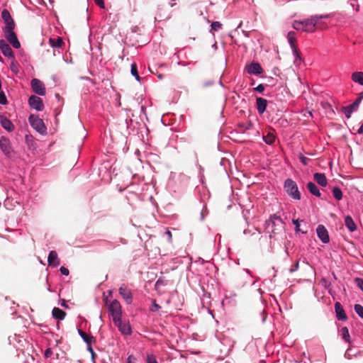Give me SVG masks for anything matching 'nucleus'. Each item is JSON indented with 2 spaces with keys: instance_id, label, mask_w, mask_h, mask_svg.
<instances>
[{
  "instance_id": "obj_1",
  "label": "nucleus",
  "mask_w": 363,
  "mask_h": 363,
  "mask_svg": "<svg viewBox=\"0 0 363 363\" xmlns=\"http://www.w3.org/2000/svg\"><path fill=\"white\" fill-rule=\"evenodd\" d=\"M329 17L330 14L311 16L301 21H294L292 27L298 31L313 33L316 29H325L327 26L321 20Z\"/></svg>"
},
{
  "instance_id": "obj_2",
  "label": "nucleus",
  "mask_w": 363,
  "mask_h": 363,
  "mask_svg": "<svg viewBox=\"0 0 363 363\" xmlns=\"http://www.w3.org/2000/svg\"><path fill=\"white\" fill-rule=\"evenodd\" d=\"M284 189L287 194L294 200H300L301 192L297 184L291 179H286L284 184Z\"/></svg>"
},
{
  "instance_id": "obj_3",
  "label": "nucleus",
  "mask_w": 363,
  "mask_h": 363,
  "mask_svg": "<svg viewBox=\"0 0 363 363\" xmlns=\"http://www.w3.org/2000/svg\"><path fill=\"white\" fill-rule=\"evenodd\" d=\"M30 125L41 135L47 133V128L45 125L43 121L38 116L30 115L28 118Z\"/></svg>"
},
{
  "instance_id": "obj_4",
  "label": "nucleus",
  "mask_w": 363,
  "mask_h": 363,
  "mask_svg": "<svg viewBox=\"0 0 363 363\" xmlns=\"http://www.w3.org/2000/svg\"><path fill=\"white\" fill-rule=\"evenodd\" d=\"M108 309L112 316L113 321L114 320H118L119 318H121L122 315V310L121 306L120 303L117 300L112 301L110 304L108 306Z\"/></svg>"
},
{
  "instance_id": "obj_5",
  "label": "nucleus",
  "mask_w": 363,
  "mask_h": 363,
  "mask_svg": "<svg viewBox=\"0 0 363 363\" xmlns=\"http://www.w3.org/2000/svg\"><path fill=\"white\" fill-rule=\"evenodd\" d=\"M114 324L118 328L119 331L124 335H130L132 333V329L128 321H124L121 318L113 320Z\"/></svg>"
},
{
  "instance_id": "obj_6",
  "label": "nucleus",
  "mask_w": 363,
  "mask_h": 363,
  "mask_svg": "<svg viewBox=\"0 0 363 363\" xmlns=\"http://www.w3.org/2000/svg\"><path fill=\"white\" fill-rule=\"evenodd\" d=\"M1 18L4 20V23H6V26L4 28V31L11 30V29H14V27H15L14 21H13L9 11L7 9H4L1 11Z\"/></svg>"
},
{
  "instance_id": "obj_7",
  "label": "nucleus",
  "mask_w": 363,
  "mask_h": 363,
  "mask_svg": "<svg viewBox=\"0 0 363 363\" xmlns=\"http://www.w3.org/2000/svg\"><path fill=\"white\" fill-rule=\"evenodd\" d=\"M33 91L38 95L44 96L45 94V87L44 84L38 79H33L30 82Z\"/></svg>"
},
{
  "instance_id": "obj_8",
  "label": "nucleus",
  "mask_w": 363,
  "mask_h": 363,
  "mask_svg": "<svg viewBox=\"0 0 363 363\" xmlns=\"http://www.w3.org/2000/svg\"><path fill=\"white\" fill-rule=\"evenodd\" d=\"M4 33L6 40L11 44V45L14 48L18 49L21 47V44L18 40L16 34L13 31V29L4 30Z\"/></svg>"
},
{
  "instance_id": "obj_9",
  "label": "nucleus",
  "mask_w": 363,
  "mask_h": 363,
  "mask_svg": "<svg viewBox=\"0 0 363 363\" xmlns=\"http://www.w3.org/2000/svg\"><path fill=\"white\" fill-rule=\"evenodd\" d=\"M30 106L38 111H42L44 108L43 100L35 95H32L28 99Z\"/></svg>"
},
{
  "instance_id": "obj_10",
  "label": "nucleus",
  "mask_w": 363,
  "mask_h": 363,
  "mask_svg": "<svg viewBox=\"0 0 363 363\" xmlns=\"http://www.w3.org/2000/svg\"><path fill=\"white\" fill-rule=\"evenodd\" d=\"M363 99V96H361L358 97L354 102H353L350 106H347V107L344 108V113L345 114V116L349 118L351 116V114L356 111L359 107V105L362 100Z\"/></svg>"
},
{
  "instance_id": "obj_11",
  "label": "nucleus",
  "mask_w": 363,
  "mask_h": 363,
  "mask_svg": "<svg viewBox=\"0 0 363 363\" xmlns=\"http://www.w3.org/2000/svg\"><path fill=\"white\" fill-rule=\"evenodd\" d=\"M317 235L323 243H328L330 238L327 229L323 225H318L316 228Z\"/></svg>"
},
{
  "instance_id": "obj_12",
  "label": "nucleus",
  "mask_w": 363,
  "mask_h": 363,
  "mask_svg": "<svg viewBox=\"0 0 363 363\" xmlns=\"http://www.w3.org/2000/svg\"><path fill=\"white\" fill-rule=\"evenodd\" d=\"M118 291L120 295L128 304H130L133 302V295L131 291L128 289L125 285L123 284L119 288Z\"/></svg>"
},
{
  "instance_id": "obj_13",
  "label": "nucleus",
  "mask_w": 363,
  "mask_h": 363,
  "mask_svg": "<svg viewBox=\"0 0 363 363\" xmlns=\"http://www.w3.org/2000/svg\"><path fill=\"white\" fill-rule=\"evenodd\" d=\"M0 148L2 152L7 156H10L12 149L9 138L2 136L0 139Z\"/></svg>"
},
{
  "instance_id": "obj_14",
  "label": "nucleus",
  "mask_w": 363,
  "mask_h": 363,
  "mask_svg": "<svg viewBox=\"0 0 363 363\" xmlns=\"http://www.w3.org/2000/svg\"><path fill=\"white\" fill-rule=\"evenodd\" d=\"M0 49L4 56L9 58H14L12 49L4 40H0Z\"/></svg>"
},
{
  "instance_id": "obj_15",
  "label": "nucleus",
  "mask_w": 363,
  "mask_h": 363,
  "mask_svg": "<svg viewBox=\"0 0 363 363\" xmlns=\"http://www.w3.org/2000/svg\"><path fill=\"white\" fill-rule=\"evenodd\" d=\"M335 311L336 313L337 318L340 320H347V315L345 312V310L340 303L336 302L335 303Z\"/></svg>"
},
{
  "instance_id": "obj_16",
  "label": "nucleus",
  "mask_w": 363,
  "mask_h": 363,
  "mask_svg": "<svg viewBox=\"0 0 363 363\" xmlns=\"http://www.w3.org/2000/svg\"><path fill=\"white\" fill-rule=\"evenodd\" d=\"M287 39H288V41L289 43V45L293 50V52L298 56V50H297V47L295 44L296 43V33L294 32V31H290L288 33V35H287Z\"/></svg>"
},
{
  "instance_id": "obj_17",
  "label": "nucleus",
  "mask_w": 363,
  "mask_h": 363,
  "mask_svg": "<svg viewBox=\"0 0 363 363\" xmlns=\"http://www.w3.org/2000/svg\"><path fill=\"white\" fill-rule=\"evenodd\" d=\"M246 69L250 74H259L262 72L260 65L257 62H252L247 66Z\"/></svg>"
},
{
  "instance_id": "obj_18",
  "label": "nucleus",
  "mask_w": 363,
  "mask_h": 363,
  "mask_svg": "<svg viewBox=\"0 0 363 363\" xmlns=\"http://www.w3.org/2000/svg\"><path fill=\"white\" fill-rule=\"evenodd\" d=\"M0 122L2 127L9 132H11L14 129V125L12 122L7 118L6 116H0Z\"/></svg>"
},
{
  "instance_id": "obj_19",
  "label": "nucleus",
  "mask_w": 363,
  "mask_h": 363,
  "mask_svg": "<svg viewBox=\"0 0 363 363\" xmlns=\"http://www.w3.org/2000/svg\"><path fill=\"white\" fill-rule=\"evenodd\" d=\"M48 264L52 267H57L60 264L57 254L55 251H50L48 257Z\"/></svg>"
},
{
  "instance_id": "obj_20",
  "label": "nucleus",
  "mask_w": 363,
  "mask_h": 363,
  "mask_svg": "<svg viewBox=\"0 0 363 363\" xmlns=\"http://www.w3.org/2000/svg\"><path fill=\"white\" fill-rule=\"evenodd\" d=\"M256 103L257 111L260 114L264 113L267 106V100L262 97H258L256 100Z\"/></svg>"
},
{
  "instance_id": "obj_21",
  "label": "nucleus",
  "mask_w": 363,
  "mask_h": 363,
  "mask_svg": "<svg viewBox=\"0 0 363 363\" xmlns=\"http://www.w3.org/2000/svg\"><path fill=\"white\" fill-rule=\"evenodd\" d=\"M314 180L321 186H326L328 184L327 178L323 173H315L313 175Z\"/></svg>"
},
{
  "instance_id": "obj_22",
  "label": "nucleus",
  "mask_w": 363,
  "mask_h": 363,
  "mask_svg": "<svg viewBox=\"0 0 363 363\" xmlns=\"http://www.w3.org/2000/svg\"><path fill=\"white\" fill-rule=\"evenodd\" d=\"M307 188L309 191V192L317 196V197H320L321 194L320 192V190L318 188V186L312 182H309L308 184H307Z\"/></svg>"
},
{
  "instance_id": "obj_23",
  "label": "nucleus",
  "mask_w": 363,
  "mask_h": 363,
  "mask_svg": "<svg viewBox=\"0 0 363 363\" xmlns=\"http://www.w3.org/2000/svg\"><path fill=\"white\" fill-rule=\"evenodd\" d=\"M345 226L349 229L350 232H354L357 229L356 224L351 216H347L345 218Z\"/></svg>"
},
{
  "instance_id": "obj_24",
  "label": "nucleus",
  "mask_w": 363,
  "mask_h": 363,
  "mask_svg": "<svg viewBox=\"0 0 363 363\" xmlns=\"http://www.w3.org/2000/svg\"><path fill=\"white\" fill-rule=\"evenodd\" d=\"M52 316L57 320H63L65 318L66 313L59 308H54L52 311Z\"/></svg>"
},
{
  "instance_id": "obj_25",
  "label": "nucleus",
  "mask_w": 363,
  "mask_h": 363,
  "mask_svg": "<svg viewBox=\"0 0 363 363\" xmlns=\"http://www.w3.org/2000/svg\"><path fill=\"white\" fill-rule=\"evenodd\" d=\"M352 80L360 85H363V72H355L352 74Z\"/></svg>"
},
{
  "instance_id": "obj_26",
  "label": "nucleus",
  "mask_w": 363,
  "mask_h": 363,
  "mask_svg": "<svg viewBox=\"0 0 363 363\" xmlns=\"http://www.w3.org/2000/svg\"><path fill=\"white\" fill-rule=\"evenodd\" d=\"M78 333L80 335V337L83 339V340L86 343V345H91L92 340L94 339L92 336L87 335L81 329H78Z\"/></svg>"
},
{
  "instance_id": "obj_27",
  "label": "nucleus",
  "mask_w": 363,
  "mask_h": 363,
  "mask_svg": "<svg viewBox=\"0 0 363 363\" xmlns=\"http://www.w3.org/2000/svg\"><path fill=\"white\" fill-rule=\"evenodd\" d=\"M263 140L267 145H272L276 140V136L273 133L269 132L266 135H263Z\"/></svg>"
},
{
  "instance_id": "obj_28",
  "label": "nucleus",
  "mask_w": 363,
  "mask_h": 363,
  "mask_svg": "<svg viewBox=\"0 0 363 363\" xmlns=\"http://www.w3.org/2000/svg\"><path fill=\"white\" fill-rule=\"evenodd\" d=\"M340 334H341L342 339L345 342H350V336L348 328L347 327H343L340 329Z\"/></svg>"
},
{
  "instance_id": "obj_29",
  "label": "nucleus",
  "mask_w": 363,
  "mask_h": 363,
  "mask_svg": "<svg viewBox=\"0 0 363 363\" xmlns=\"http://www.w3.org/2000/svg\"><path fill=\"white\" fill-rule=\"evenodd\" d=\"M49 42L52 48H60L63 43L61 38H50Z\"/></svg>"
},
{
  "instance_id": "obj_30",
  "label": "nucleus",
  "mask_w": 363,
  "mask_h": 363,
  "mask_svg": "<svg viewBox=\"0 0 363 363\" xmlns=\"http://www.w3.org/2000/svg\"><path fill=\"white\" fill-rule=\"evenodd\" d=\"M275 220L282 223L281 218L274 214L272 216H271L270 218L266 222L267 228H269L270 225H272V228L275 225Z\"/></svg>"
},
{
  "instance_id": "obj_31",
  "label": "nucleus",
  "mask_w": 363,
  "mask_h": 363,
  "mask_svg": "<svg viewBox=\"0 0 363 363\" xmlns=\"http://www.w3.org/2000/svg\"><path fill=\"white\" fill-rule=\"evenodd\" d=\"M333 194L337 201L341 200L342 198V192L339 187H334L333 189Z\"/></svg>"
},
{
  "instance_id": "obj_32",
  "label": "nucleus",
  "mask_w": 363,
  "mask_h": 363,
  "mask_svg": "<svg viewBox=\"0 0 363 363\" xmlns=\"http://www.w3.org/2000/svg\"><path fill=\"white\" fill-rule=\"evenodd\" d=\"M130 72L133 76L135 77V79L138 82H140V77L138 72L137 65L135 63H133L131 65Z\"/></svg>"
},
{
  "instance_id": "obj_33",
  "label": "nucleus",
  "mask_w": 363,
  "mask_h": 363,
  "mask_svg": "<svg viewBox=\"0 0 363 363\" xmlns=\"http://www.w3.org/2000/svg\"><path fill=\"white\" fill-rule=\"evenodd\" d=\"M354 309L356 313L363 319V306L360 304H355L354 306Z\"/></svg>"
},
{
  "instance_id": "obj_34",
  "label": "nucleus",
  "mask_w": 363,
  "mask_h": 363,
  "mask_svg": "<svg viewBox=\"0 0 363 363\" xmlns=\"http://www.w3.org/2000/svg\"><path fill=\"white\" fill-rule=\"evenodd\" d=\"M147 363H158L156 357L152 354H147L146 358Z\"/></svg>"
},
{
  "instance_id": "obj_35",
  "label": "nucleus",
  "mask_w": 363,
  "mask_h": 363,
  "mask_svg": "<svg viewBox=\"0 0 363 363\" xmlns=\"http://www.w3.org/2000/svg\"><path fill=\"white\" fill-rule=\"evenodd\" d=\"M211 26L213 30L218 31L222 28V24L219 21H213Z\"/></svg>"
},
{
  "instance_id": "obj_36",
  "label": "nucleus",
  "mask_w": 363,
  "mask_h": 363,
  "mask_svg": "<svg viewBox=\"0 0 363 363\" xmlns=\"http://www.w3.org/2000/svg\"><path fill=\"white\" fill-rule=\"evenodd\" d=\"M160 306H159L155 300H152V306L150 307V310L152 312L157 311L160 308Z\"/></svg>"
},
{
  "instance_id": "obj_37",
  "label": "nucleus",
  "mask_w": 363,
  "mask_h": 363,
  "mask_svg": "<svg viewBox=\"0 0 363 363\" xmlns=\"http://www.w3.org/2000/svg\"><path fill=\"white\" fill-rule=\"evenodd\" d=\"M87 350L91 353L92 362L95 363V358L96 355L91 347V345H87Z\"/></svg>"
},
{
  "instance_id": "obj_38",
  "label": "nucleus",
  "mask_w": 363,
  "mask_h": 363,
  "mask_svg": "<svg viewBox=\"0 0 363 363\" xmlns=\"http://www.w3.org/2000/svg\"><path fill=\"white\" fill-rule=\"evenodd\" d=\"M7 104V99L4 92H0V104L5 105Z\"/></svg>"
},
{
  "instance_id": "obj_39",
  "label": "nucleus",
  "mask_w": 363,
  "mask_h": 363,
  "mask_svg": "<svg viewBox=\"0 0 363 363\" xmlns=\"http://www.w3.org/2000/svg\"><path fill=\"white\" fill-rule=\"evenodd\" d=\"M125 363H137V359L133 354L129 355L126 359Z\"/></svg>"
},
{
  "instance_id": "obj_40",
  "label": "nucleus",
  "mask_w": 363,
  "mask_h": 363,
  "mask_svg": "<svg viewBox=\"0 0 363 363\" xmlns=\"http://www.w3.org/2000/svg\"><path fill=\"white\" fill-rule=\"evenodd\" d=\"M300 161L301 162V163L304 165H307L308 164V162L309 160L308 158H307L306 157L303 156V155H301L300 157Z\"/></svg>"
},
{
  "instance_id": "obj_41",
  "label": "nucleus",
  "mask_w": 363,
  "mask_h": 363,
  "mask_svg": "<svg viewBox=\"0 0 363 363\" xmlns=\"http://www.w3.org/2000/svg\"><path fill=\"white\" fill-rule=\"evenodd\" d=\"M298 267H299V264H298V262H296L292 267L291 268L289 269V272L291 273H293L296 271H297L298 269Z\"/></svg>"
},
{
  "instance_id": "obj_42",
  "label": "nucleus",
  "mask_w": 363,
  "mask_h": 363,
  "mask_svg": "<svg viewBox=\"0 0 363 363\" xmlns=\"http://www.w3.org/2000/svg\"><path fill=\"white\" fill-rule=\"evenodd\" d=\"M94 2L100 8H101V9H104L105 8V4H104V0H94Z\"/></svg>"
},
{
  "instance_id": "obj_43",
  "label": "nucleus",
  "mask_w": 363,
  "mask_h": 363,
  "mask_svg": "<svg viewBox=\"0 0 363 363\" xmlns=\"http://www.w3.org/2000/svg\"><path fill=\"white\" fill-rule=\"evenodd\" d=\"M356 282L357 283V285L359 287V289L363 291V279L357 278L356 279Z\"/></svg>"
},
{
  "instance_id": "obj_44",
  "label": "nucleus",
  "mask_w": 363,
  "mask_h": 363,
  "mask_svg": "<svg viewBox=\"0 0 363 363\" xmlns=\"http://www.w3.org/2000/svg\"><path fill=\"white\" fill-rule=\"evenodd\" d=\"M60 272L65 275V276H67L69 274V270L68 269H67L66 267H60Z\"/></svg>"
},
{
  "instance_id": "obj_45",
  "label": "nucleus",
  "mask_w": 363,
  "mask_h": 363,
  "mask_svg": "<svg viewBox=\"0 0 363 363\" xmlns=\"http://www.w3.org/2000/svg\"><path fill=\"white\" fill-rule=\"evenodd\" d=\"M255 89L259 92H262L264 90V86L260 84Z\"/></svg>"
},
{
  "instance_id": "obj_46",
  "label": "nucleus",
  "mask_w": 363,
  "mask_h": 363,
  "mask_svg": "<svg viewBox=\"0 0 363 363\" xmlns=\"http://www.w3.org/2000/svg\"><path fill=\"white\" fill-rule=\"evenodd\" d=\"M52 354V351L50 348H48L45 351V357H50Z\"/></svg>"
},
{
  "instance_id": "obj_47",
  "label": "nucleus",
  "mask_w": 363,
  "mask_h": 363,
  "mask_svg": "<svg viewBox=\"0 0 363 363\" xmlns=\"http://www.w3.org/2000/svg\"><path fill=\"white\" fill-rule=\"evenodd\" d=\"M292 223L295 225L296 226V230L298 231L299 230V223H298V220H292Z\"/></svg>"
},
{
  "instance_id": "obj_48",
  "label": "nucleus",
  "mask_w": 363,
  "mask_h": 363,
  "mask_svg": "<svg viewBox=\"0 0 363 363\" xmlns=\"http://www.w3.org/2000/svg\"><path fill=\"white\" fill-rule=\"evenodd\" d=\"M165 235L167 236L168 240L171 241L172 240V233L169 230H167Z\"/></svg>"
},
{
  "instance_id": "obj_49",
  "label": "nucleus",
  "mask_w": 363,
  "mask_h": 363,
  "mask_svg": "<svg viewBox=\"0 0 363 363\" xmlns=\"http://www.w3.org/2000/svg\"><path fill=\"white\" fill-rule=\"evenodd\" d=\"M358 134H363V123L361 125L359 128L357 130Z\"/></svg>"
},
{
  "instance_id": "obj_50",
  "label": "nucleus",
  "mask_w": 363,
  "mask_h": 363,
  "mask_svg": "<svg viewBox=\"0 0 363 363\" xmlns=\"http://www.w3.org/2000/svg\"><path fill=\"white\" fill-rule=\"evenodd\" d=\"M60 305L62 307L67 308V304L65 303V301L64 299L60 301Z\"/></svg>"
},
{
  "instance_id": "obj_51",
  "label": "nucleus",
  "mask_w": 363,
  "mask_h": 363,
  "mask_svg": "<svg viewBox=\"0 0 363 363\" xmlns=\"http://www.w3.org/2000/svg\"><path fill=\"white\" fill-rule=\"evenodd\" d=\"M13 62H12L11 70H12V71H14L15 67H13Z\"/></svg>"
},
{
  "instance_id": "obj_52",
  "label": "nucleus",
  "mask_w": 363,
  "mask_h": 363,
  "mask_svg": "<svg viewBox=\"0 0 363 363\" xmlns=\"http://www.w3.org/2000/svg\"><path fill=\"white\" fill-rule=\"evenodd\" d=\"M13 62H12L11 70H12V71H14L15 67H13Z\"/></svg>"
},
{
  "instance_id": "obj_53",
  "label": "nucleus",
  "mask_w": 363,
  "mask_h": 363,
  "mask_svg": "<svg viewBox=\"0 0 363 363\" xmlns=\"http://www.w3.org/2000/svg\"><path fill=\"white\" fill-rule=\"evenodd\" d=\"M246 272L249 274H250V271L249 269H246Z\"/></svg>"
},
{
  "instance_id": "obj_54",
  "label": "nucleus",
  "mask_w": 363,
  "mask_h": 363,
  "mask_svg": "<svg viewBox=\"0 0 363 363\" xmlns=\"http://www.w3.org/2000/svg\"><path fill=\"white\" fill-rule=\"evenodd\" d=\"M247 231H248V230H244V233H245V234H247Z\"/></svg>"
},
{
  "instance_id": "obj_55",
  "label": "nucleus",
  "mask_w": 363,
  "mask_h": 363,
  "mask_svg": "<svg viewBox=\"0 0 363 363\" xmlns=\"http://www.w3.org/2000/svg\"><path fill=\"white\" fill-rule=\"evenodd\" d=\"M272 232L273 233H275V230H274V229H272Z\"/></svg>"
}]
</instances>
